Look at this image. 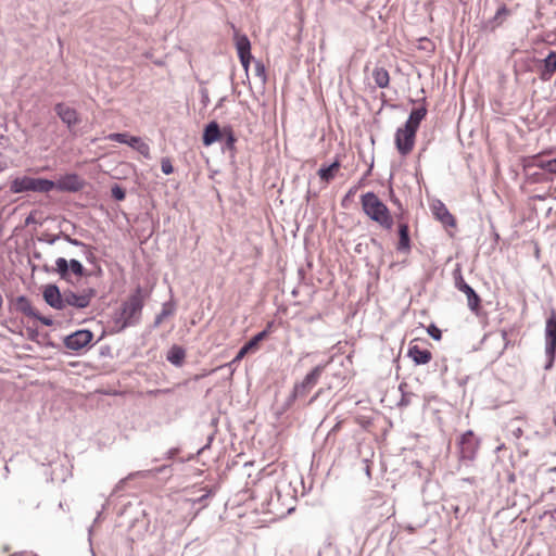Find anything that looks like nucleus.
I'll use <instances>...</instances> for the list:
<instances>
[{"instance_id":"1","label":"nucleus","mask_w":556,"mask_h":556,"mask_svg":"<svg viewBox=\"0 0 556 556\" xmlns=\"http://www.w3.org/2000/svg\"><path fill=\"white\" fill-rule=\"evenodd\" d=\"M144 305V295L140 287L123 302L121 309L114 315V327L122 331L128 327H134L140 323L142 308Z\"/></svg>"},{"instance_id":"2","label":"nucleus","mask_w":556,"mask_h":556,"mask_svg":"<svg viewBox=\"0 0 556 556\" xmlns=\"http://www.w3.org/2000/svg\"><path fill=\"white\" fill-rule=\"evenodd\" d=\"M364 213L383 229L391 230L393 218L388 206L378 198L375 192H367L361 198Z\"/></svg>"},{"instance_id":"3","label":"nucleus","mask_w":556,"mask_h":556,"mask_svg":"<svg viewBox=\"0 0 556 556\" xmlns=\"http://www.w3.org/2000/svg\"><path fill=\"white\" fill-rule=\"evenodd\" d=\"M325 367V365L315 366L301 381L294 383L292 392L286 400L285 409L290 408L298 399L304 397L318 383Z\"/></svg>"},{"instance_id":"4","label":"nucleus","mask_w":556,"mask_h":556,"mask_svg":"<svg viewBox=\"0 0 556 556\" xmlns=\"http://www.w3.org/2000/svg\"><path fill=\"white\" fill-rule=\"evenodd\" d=\"M54 189V181L47 178H34L22 176L14 178L10 184V190L13 193L40 192L48 193Z\"/></svg>"},{"instance_id":"5","label":"nucleus","mask_w":556,"mask_h":556,"mask_svg":"<svg viewBox=\"0 0 556 556\" xmlns=\"http://www.w3.org/2000/svg\"><path fill=\"white\" fill-rule=\"evenodd\" d=\"M545 356L546 363L544 369L553 367L556 357V312L552 311L545 323Z\"/></svg>"},{"instance_id":"6","label":"nucleus","mask_w":556,"mask_h":556,"mask_svg":"<svg viewBox=\"0 0 556 556\" xmlns=\"http://www.w3.org/2000/svg\"><path fill=\"white\" fill-rule=\"evenodd\" d=\"M96 292L93 289L84 290L81 293H76L71 289L64 290V309L67 306H72L78 309H83L89 306L91 299Z\"/></svg>"},{"instance_id":"7","label":"nucleus","mask_w":556,"mask_h":556,"mask_svg":"<svg viewBox=\"0 0 556 556\" xmlns=\"http://www.w3.org/2000/svg\"><path fill=\"white\" fill-rule=\"evenodd\" d=\"M416 132L410 126L407 127L405 125L396 130L395 144L402 155H406L413 150Z\"/></svg>"},{"instance_id":"8","label":"nucleus","mask_w":556,"mask_h":556,"mask_svg":"<svg viewBox=\"0 0 556 556\" xmlns=\"http://www.w3.org/2000/svg\"><path fill=\"white\" fill-rule=\"evenodd\" d=\"M455 287L467 298V305L471 312L477 313L480 306V296L476 291L464 280L460 273L455 274Z\"/></svg>"},{"instance_id":"9","label":"nucleus","mask_w":556,"mask_h":556,"mask_svg":"<svg viewBox=\"0 0 556 556\" xmlns=\"http://www.w3.org/2000/svg\"><path fill=\"white\" fill-rule=\"evenodd\" d=\"M93 338V333L87 329H80L65 337L64 345L68 350L79 351L87 346Z\"/></svg>"},{"instance_id":"10","label":"nucleus","mask_w":556,"mask_h":556,"mask_svg":"<svg viewBox=\"0 0 556 556\" xmlns=\"http://www.w3.org/2000/svg\"><path fill=\"white\" fill-rule=\"evenodd\" d=\"M85 186V181L74 173L66 174L54 181V188L61 192H77Z\"/></svg>"},{"instance_id":"11","label":"nucleus","mask_w":556,"mask_h":556,"mask_svg":"<svg viewBox=\"0 0 556 556\" xmlns=\"http://www.w3.org/2000/svg\"><path fill=\"white\" fill-rule=\"evenodd\" d=\"M42 296L50 307L58 311L64 309V291L61 292L56 285H47L43 289Z\"/></svg>"},{"instance_id":"12","label":"nucleus","mask_w":556,"mask_h":556,"mask_svg":"<svg viewBox=\"0 0 556 556\" xmlns=\"http://www.w3.org/2000/svg\"><path fill=\"white\" fill-rule=\"evenodd\" d=\"M472 432L467 431L459 440V454L462 459L472 460L476 456L477 445L471 440Z\"/></svg>"},{"instance_id":"13","label":"nucleus","mask_w":556,"mask_h":556,"mask_svg":"<svg viewBox=\"0 0 556 556\" xmlns=\"http://www.w3.org/2000/svg\"><path fill=\"white\" fill-rule=\"evenodd\" d=\"M432 213L438 220H440L444 226L454 227L456 222L454 216L450 213L445 204L437 200L431 205Z\"/></svg>"},{"instance_id":"14","label":"nucleus","mask_w":556,"mask_h":556,"mask_svg":"<svg viewBox=\"0 0 556 556\" xmlns=\"http://www.w3.org/2000/svg\"><path fill=\"white\" fill-rule=\"evenodd\" d=\"M54 111L61 121L66 124L68 127H72L78 123V115L75 109L64 104L58 103L54 106Z\"/></svg>"},{"instance_id":"15","label":"nucleus","mask_w":556,"mask_h":556,"mask_svg":"<svg viewBox=\"0 0 556 556\" xmlns=\"http://www.w3.org/2000/svg\"><path fill=\"white\" fill-rule=\"evenodd\" d=\"M267 330H263L256 333L251 340H249L237 353L230 364L240 362L250 351L255 350L258 343L267 337Z\"/></svg>"},{"instance_id":"16","label":"nucleus","mask_w":556,"mask_h":556,"mask_svg":"<svg viewBox=\"0 0 556 556\" xmlns=\"http://www.w3.org/2000/svg\"><path fill=\"white\" fill-rule=\"evenodd\" d=\"M281 496H282L281 490L276 488L275 492L270 495V497L268 500V511L269 513H273L276 515H283L285 513L290 514L291 511L294 510V506L283 507L280 504Z\"/></svg>"},{"instance_id":"17","label":"nucleus","mask_w":556,"mask_h":556,"mask_svg":"<svg viewBox=\"0 0 556 556\" xmlns=\"http://www.w3.org/2000/svg\"><path fill=\"white\" fill-rule=\"evenodd\" d=\"M408 357L413 359L416 365H425L431 361V352L422 350L418 345H410L407 352Z\"/></svg>"},{"instance_id":"18","label":"nucleus","mask_w":556,"mask_h":556,"mask_svg":"<svg viewBox=\"0 0 556 556\" xmlns=\"http://www.w3.org/2000/svg\"><path fill=\"white\" fill-rule=\"evenodd\" d=\"M219 125L216 122L208 123L203 132V144L208 147L222 137Z\"/></svg>"},{"instance_id":"19","label":"nucleus","mask_w":556,"mask_h":556,"mask_svg":"<svg viewBox=\"0 0 556 556\" xmlns=\"http://www.w3.org/2000/svg\"><path fill=\"white\" fill-rule=\"evenodd\" d=\"M13 307L16 312H20L28 317L37 316V311L33 307L30 301L25 295H18L13 301Z\"/></svg>"},{"instance_id":"20","label":"nucleus","mask_w":556,"mask_h":556,"mask_svg":"<svg viewBox=\"0 0 556 556\" xmlns=\"http://www.w3.org/2000/svg\"><path fill=\"white\" fill-rule=\"evenodd\" d=\"M45 271L47 273H55L60 276V278L64 280H68L70 278V267H68V261L64 257H58L55 260V267L50 268L47 265L43 267Z\"/></svg>"},{"instance_id":"21","label":"nucleus","mask_w":556,"mask_h":556,"mask_svg":"<svg viewBox=\"0 0 556 556\" xmlns=\"http://www.w3.org/2000/svg\"><path fill=\"white\" fill-rule=\"evenodd\" d=\"M544 67L541 73V79L548 80L556 72V52L551 51L543 60Z\"/></svg>"},{"instance_id":"22","label":"nucleus","mask_w":556,"mask_h":556,"mask_svg":"<svg viewBox=\"0 0 556 556\" xmlns=\"http://www.w3.org/2000/svg\"><path fill=\"white\" fill-rule=\"evenodd\" d=\"M426 115H427V109L425 106L414 109L410 112L408 119L405 123V126H407V127L410 126L412 129L417 131V129L420 125V122L426 117Z\"/></svg>"},{"instance_id":"23","label":"nucleus","mask_w":556,"mask_h":556,"mask_svg":"<svg viewBox=\"0 0 556 556\" xmlns=\"http://www.w3.org/2000/svg\"><path fill=\"white\" fill-rule=\"evenodd\" d=\"M399 244L397 250L399 251H409L410 249V238H409V229L408 225L406 223H400L399 224Z\"/></svg>"},{"instance_id":"24","label":"nucleus","mask_w":556,"mask_h":556,"mask_svg":"<svg viewBox=\"0 0 556 556\" xmlns=\"http://www.w3.org/2000/svg\"><path fill=\"white\" fill-rule=\"evenodd\" d=\"M186 357V351L179 345H173L168 352L166 359L174 366H181Z\"/></svg>"},{"instance_id":"25","label":"nucleus","mask_w":556,"mask_h":556,"mask_svg":"<svg viewBox=\"0 0 556 556\" xmlns=\"http://www.w3.org/2000/svg\"><path fill=\"white\" fill-rule=\"evenodd\" d=\"M128 146L139 152L143 157L151 159L150 147L140 137H130Z\"/></svg>"},{"instance_id":"26","label":"nucleus","mask_w":556,"mask_h":556,"mask_svg":"<svg viewBox=\"0 0 556 556\" xmlns=\"http://www.w3.org/2000/svg\"><path fill=\"white\" fill-rule=\"evenodd\" d=\"M235 43L236 49L239 54H249L251 53V42L249 38L245 35H240L238 33H235Z\"/></svg>"},{"instance_id":"27","label":"nucleus","mask_w":556,"mask_h":556,"mask_svg":"<svg viewBox=\"0 0 556 556\" xmlns=\"http://www.w3.org/2000/svg\"><path fill=\"white\" fill-rule=\"evenodd\" d=\"M372 78H374L375 84L379 88H386L389 86L390 76H389L388 71L383 67H376L372 71Z\"/></svg>"},{"instance_id":"28","label":"nucleus","mask_w":556,"mask_h":556,"mask_svg":"<svg viewBox=\"0 0 556 556\" xmlns=\"http://www.w3.org/2000/svg\"><path fill=\"white\" fill-rule=\"evenodd\" d=\"M340 168L339 161H334L328 166H323L318 169V176L321 180L329 182L333 177L334 173Z\"/></svg>"},{"instance_id":"29","label":"nucleus","mask_w":556,"mask_h":556,"mask_svg":"<svg viewBox=\"0 0 556 556\" xmlns=\"http://www.w3.org/2000/svg\"><path fill=\"white\" fill-rule=\"evenodd\" d=\"M152 470H141L129 473L126 478L121 479L116 485L114 486L113 494L118 493L124 489V485L127 480L134 479L135 477H148Z\"/></svg>"},{"instance_id":"30","label":"nucleus","mask_w":556,"mask_h":556,"mask_svg":"<svg viewBox=\"0 0 556 556\" xmlns=\"http://www.w3.org/2000/svg\"><path fill=\"white\" fill-rule=\"evenodd\" d=\"M535 165L545 172L556 174V156L551 160H540Z\"/></svg>"},{"instance_id":"31","label":"nucleus","mask_w":556,"mask_h":556,"mask_svg":"<svg viewBox=\"0 0 556 556\" xmlns=\"http://www.w3.org/2000/svg\"><path fill=\"white\" fill-rule=\"evenodd\" d=\"M222 137L225 139L224 149L233 150L236 137L231 129H224Z\"/></svg>"},{"instance_id":"32","label":"nucleus","mask_w":556,"mask_h":556,"mask_svg":"<svg viewBox=\"0 0 556 556\" xmlns=\"http://www.w3.org/2000/svg\"><path fill=\"white\" fill-rule=\"evenodd\" d=\"M70 274H74L77 277H83L85 275V268L83 264L75 258L68 261Z\"/></svg>"},{"instance_id":"33","label":"nucleus","mask_w":556,"mask_h":556,"mask_svg":"<svg viewBox=\"0 0 556 556\" xmlns=\"http://www.w3.org/2000/svg\"><path fill=\"white\" fill-rule=\"evenodd\" d=\"M130 137L131 136H129L127 132H113V134H110L108 136V138L111 141H115V142H118V143H124V144H127V146H128Z\"/></svg>"},{"instance_id":"34","label":"nucleus","mask_w":556,"mask_h":556,"mask_svg":"<svg viewBox=\"0 0 556 556\" xmlns=\"http://www.w3.org/2000/svg\"><path fill=\"white\" fill-rule=\"evenodd\" d=\"M111 194L116 201H123L126 197L125 190L118 185L112 187Z\"/></svg>"},{"instance_id":"35","label":"nucleus","mask_w":556,"mask_h":556,"mask_svg":"<svg viewBox=\"0 0 556 556\" xmlns=\"http://www.w3.org/2000/svg\"><path fill=\"white\" fill-rule=\"evenodd\" d=\"M161 169L165 175H169L174 172L173 164L168 157H164L161 161Z\"/></svg>"},{"instance_id":"36","label":"nucleus","mask_w":556,"mask_h":556,"mask_svg":"<svg viewBox=\"0 0 556 556\" xmlns=\"http://www.w3.org/2000/svg\"><path fill=\"white\" fill-rule=\"evenodd\" d=\"M427 332L435 341H439L442 337L441 330L433 324L427 328Z\"/></svg>"},{"instance_id":"37","label":"nucleus","mask_w":556,"mask_h":556,"mask_svg":"<svg viewBox=\"0 0 556 556\" xmlns=\"http://www.w3.org/2000/svg\"><path fill=\"white\" fill-rule=\"evenodd\" d=\"M62 238H63L66 242H68L70 244L75 245V247H79V248H81V249H84V248L87 245V244H86V243H84L83 241H79V240H77V239H74V238H72V237H70L68 235H65V233H62Z\"/></svg>"},{"instance_id":"38","label":"nucleus","mask_w":556,"mask_h":556,"mask_svg":"<svg viewBox=\"0 0 556 556\" xmlns=\"http://www.w3.org/2000/svg\"><path fill=\"white\" fill-rule=\"evenodd\" d=\"M238 56H239L240 62H241L242 66L244 67V70L248 71L250 62L252 60V54L251 53L244 54V55L239 54Z\"/></svg>"},{"instance_id":"39","label":"nucleus","mask_w":556,"mask_h":556,"mask_svg":"<svg viewBox=\"0 0 556 556\" xmlns=\"http://www.w3.org/2000/svg\"><path fill=\"white\" fill-rule=\"evenodd\" d=\"M169 314H170L169 311L163 308L162 312L156 315L155 320H154V326L155 327L160 326L162 324L163 319L165 317H167Z\"/></svg>"},{"instance_id":"40","label":"nucleus","mask_w":556,"mask_h":556,"mask_svg":"<svg viewBox=\"0 0 556 556\" xmlns=\"http://www.w3.org/2000/svg\"><path fill=\"white\" fill-rule=\"evenodd\" d=\"M33 318L40 320L45 326H51L53 324V320L50 317L41 316L38 312L37 316H34Z\"/></svg>"},{"instance_id":"41","label":"nucleus","mask_w":556,"mask_h":556,"mask_svg":"<svg viewBox=\"0 0 556 556\" xmlns=\"http://www.w3.org/2000/svg\"><path fill=\"white\" fill-rule=\"evenodd\" d=\"M83 254L84 256L88 260V261H91L94 258V254L92 252V249L88 245H86L84 249H83Z\"/></svg>"},{"instance_id":"42","label":"nucleus","mask_w":556,"mask_h":556,"mask_svg":"<svg viewBox=\"0 0 556 556\" xmlns=\"http://www.w3.org/2000/svg\"><path fill=\"white\" fill-rule=\"evenodd\" d=\"M255 72L257 76H261L265 79V67L261 62H256Z\"/></svg>"},{"instance_id":"43","label":"nucleus","mask_w":556,"mask_h":556,"mask_svg":"<svg viewBox=\"0 0 556 556\" xmlns=\"http://www.w3.org/2000/svg\"><path fill=\"white\" fill-rule=\"evenodd\" d=\"M323 393V390L319 389L308 401V405L313 404Z\"/></svg>"},{"instance_id":"44","label":"nucleus","mask_w":556,"mask_h":556,"mask_svg":"<svg viewBox=\"0 0 556 556\" xmlns=\"http://www.w3.org/2000/svg\"><path fill=\"white\" fill-rule=\"evenodd\" d=\"M323 393V390L319 389L308 401V405L313 404Z\"/></svg>"},{"instance_id":"45","label":"nucleus","mask_w":556,"mask_h":556,"mask_svg":"<svg viewBox=\"0 0 556 556\" xmlns=\"http://www.w3.org/2000/svg\"><path fill=\"white\" fill-rule=\"evenodd\" d=\"M323 393V390L319 389L308 401V405L313 404Z\"/></svg>"},{"instance_id":"46","label":"nucleus","mask_w":556,"mask_h":556,"mask_svg":"<svg viewBox=\"0 0 556 556\" xmlns=\"http://www.w3.org/2000/svg\"><path fill=\"white\" fill-rule=\"evenodd\" d=\"M62 237V235H54L52 237H50L47 242L49 244H54L60 238Z\"/></svg>"},{"instance_id":"47","label":"nucleus","mask_w":556,"mask_h":556,"mask_svg":"<svg viewBox=\"0 0 556 556\" xmlns=\"http://www.w3.org/2000/svg\"><path fill=\"white\" fill-rule=\"evenodd\" d=\"M211 495V491H207L205 494H203L201 497H199L197 500L198 503H201L203 502L204 500H206L208 496Z\"/></svg>"},{"instance_id":"48","label":"nucleus","mask_w":556,"mask_h":556,"mask_svg":"<svg viewBox=\"0 0 556 556\" xmlns=\"http://www.w3.org/2000/svg\"><path fill=\"white\" fill-rule=\"evenodd\" d=\"M400 404L401 405H407L408 404V400L405 397V395L402 397Z\"/></svg>"},{"instance_id":"49","label":"nucleus","mask_w":556,"mask_h":556,"mask_svg":"<svg viewBox=\"0 0 556 556\" xmlns=\"http://www.w3.org/2000/svg\"><path fill=\"white\" fill-rule=\"evenodd\" d=\"M175 453H176V451H175V450H170V451H168V453H167V457H168V458L174 457Z\"/></svg>"},{"instance_id":"50","label":"nucleus","mask_w":556,"mask_h":556,"mask_svg":"<svg viewBox=\"0 0 556 556\" xmlns=\"http://www.w3.org/2000/svg\"><path fill=\"white\" fill-rule=\"evenodd\" d=\"M164 468H165V467L156 468V469L154 470V472H155V473H159V472H161Z\"/></svg>"},{"instance_id":"51","label":"nucleus","mask_w":556,"mask_h":556,"mask_svg":"<svg viewBox=\"0 0 556 556\" xmlns=\"http://www.w3.org/2000/svg\"><path fill=\"white\" fill-rule=\"evenodd\" d=\"M355 189H351L348 193V197L352 195L354 193Z\"/></svg>"}]
</instances>
